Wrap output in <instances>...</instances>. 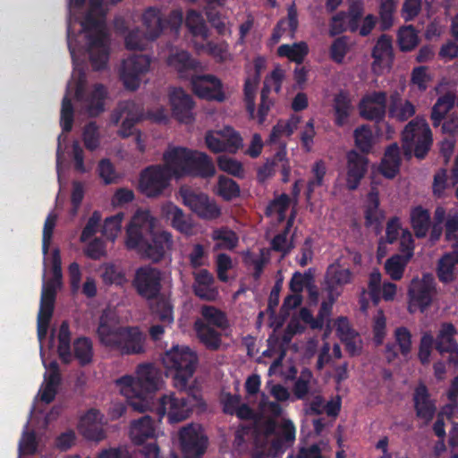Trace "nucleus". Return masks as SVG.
I'll return each mask as SVG.
<instances>
[{"mask_svg":"<svg viewBox=\"0 0 458 458\" xmlns=\"http://www.w3.org/2000/svg\"><path fill=\"white\" fill-rule=\"evenodd\" d=\"M155 218L148 210H138L126 230V248L136 250L142 258L160 262L173 247L172 233L155 231Z\"/></svg>","mask_w":458,"mask_h":458,"instance_id":"f257e3e1","label":"nucleus"},{"mask_svg":"<svg viewBox=\"0 0 458 458\" xmlns=\"http://www.w3.org/2000/svg\"><path fill=\"white\" fill-rule=\"evenodd\" d=\"M101 345L122 356L145 352L146 335L137 326H121L117 316L111 310L101 313L97 328Z\"/></svg>","mask_w":458,"mask_h":458,"instance_id":"f03ea898","label":"nucleus"},{"mask_svg":"<svg viewBox=\"0 0 458 458\" xmlns=\"http://www.w3.org/2000/svg\"><path fill=\"white\" fill-rule=\"evenodd\" d=\"M163 374H130L116 380L121 394L127 399L128 404L140 412L149 410L153 404L155 394L163 386Z\"/></svg>","mask_w":458,"mask_h":458,"instance_id":"7ed1b4c3","label":"nucleus"},{"mask_svg":"<svg viewBox=\"0 0 458 458\" xmlns=\"http://www.w3.org/2000/svg\"><path fill=\"white\" fill-rule=\"evenodd\" d=\"M403 148L405 157L413 153L418 159H424L432 143L433 136L428 123L419 116L410 121L402 132Z\"/></svg>","mask_w":458,"mask_h":458,"instance_id":"20e7f679","label":"nucleus"},{"mask_svg":"<svg viewBox=\"0 0 458 458\" xmlns=\"http://www.w3.org/2000/svg\"><path fill=\"white\" fill-rule=\"evenodd\" d=\"M263 446L270 437H275L270 442V452L277 454L284 452L286 445H292L295 440L296 428L290 420H284L278 424L275 419L259 421Z\"/></svg>","mask_w":458,"mask_h":458,"instance_id":"39448f33","label":"nucleus"},{"mask_svg":"<svg viewBox=\"0 0 458 458\" xmlns=\"http://www.w3.org/2000/svg\"><path fill=\"white\" fill-rule=\"evenodd\" d=\"M198 403L196 396L189 392L164 395L159 400L157 413L160 418L167 414L170 423H178L190 417Z\"/></svg>","mask_w":458,"mask_h":458,"instance_id":"423d86ee","label":"nucleus"},{"mask_svg":"<svg viewBox=\"0 0 458 458\" xmlns=\"http://www.w3.org/2000/svg\"><path fill=\"white\" fill-rule=\"evenodd\" d=\"M132 286L141 298L147 301L158 299L162 290V273L150 265L138 267L132 280Z\"/></svg>","mask_w":458,"mask_h":458,"instance_id":"0eeeda50","label":"nucleus"},{"mask_svg":"<svg viewBox=\"0 0 458 458\" xmlns=\"http://www.w3.org/2000/svg\"><path fill=\"white\" fill-rule=\"evenodd\" d=\"M179 194L182 203L199 217L213 220L221 216L220 207L214 200H211L207 194L195 191L189 186H182Z\"/></svg>","mask_w":458,"mask_h":458,"instance_id":"6e6552de","label":"nucleus"},{"mask_svg":"<svg viewBox=\"0 0 458 458\" xmlns=\"http://www.w3.org/2000/svg\"><path fill=\"white\" fill-rule=\"evenodd\" d=\"M183 458H202L208 445V437L199 424H188L179 431Z\"/></svg>","mask_w":458,"mask_h":458,"instance_id":"1a4fd4ad","label":"nucleus"},{"mask_svg":"<svg viewBox=\"0 0 458 458\" xmlns=\"http://www.w3.org/2000/svg\"><path fill=\"white\" fill-rule=\"evenodd\" d=\"M171 174L162 165H152L143 169L140 175L139 189L148 198L160 196L169 186Z\"/></svg>","mask_w":458,"mask_h":458,"instance_id":"9d476101","label":"nucleus"},{"mask_svg":"<svg viewBox=\"0 0 458 458\" xmlns=\"http://www.w3.org/2000/svg\"><path fill=\"white\" fill-rule=\"evenodd\" d=\"M457 330L454 324L444 322L435 339V349L443 357L449 369H458V342L454 336Z\"/></svg>","mask_w":458,"mask_h":458,"instance_id":"9b49d317","label":"nucleus"},{"mask_svg":"<svg viewBox=\"0 0 458 458\" xmlns=\"http://www.w3.org/2000/svg\"><path fill=\"white\" fill-rule=\"evenodd\" d=\"M151 59L147 55H132L123 60L121 69V80L126 89L136 90L140 84L141 75L148 72Z\"/></svg>","mask_w":458,"mask_h":458,"instance_id":"f8f14e48","label":"nucleus"},{"mask_svg":"<svg viewBox=\"0 0 458 458\" xmlns=\"http://www.w3.org/2000/svg\"><path fill=\"white\" fill-rule=\"evenodd\" d=\"M387 108L386 91H372L365 94L358 104L360 116L367 121L380 123L385 120Z\"/></svg>","mask_w":458,"mask_h":458,"instance_id":"ddd939ff","label":"nucleus"},{"mask_svg":"<svg viewBox=\"0 0 458 458\" xmlns=\"http://www.w3.org/2000/svg\"><path fill=\"white\" fill-rule=\"evenodd\" d=\"M162 362L168 370L174 372H195L198 355L189 347L174 345L163 355Z\"/></svg>","mask_w":458,"mask_h":458,"instance_id":"4468645a","label":"nucleus"},{"mask_svg":"<svg viewBox=\"0 0 458 458\" xmlns=\"http://www.w3.org/2000/svg\"><path fill=\"white\" fill-rule=\"evenodd\" d=\"M166 64L176 72L180 79L190 81L203 71L202 64L185 50L172 51L167 57Z\"/></svg>","mask_w":458,"mask_h":458,"instance_id":"2eb2a0df","label":"nucleus"},{"mask_svg":"<svg viewBox=\"0 0 458 458\" xmlns=\"http://www.w3.org/2000/svg\"><path fill=\"white\" fill-rule=\"evenodd\" d=\"M435 292L436 281L432 274L426 273L421 279H413L409 289L410 310L415 306L423 312L430 306Z\"/></svg>","mask_w":458,"mask_h":458,"instance_id":"dca6fc26","label":"nucleus"},{"mask_svg":"<svg viewBox=\"0 0 458 458\" xmlns=\"http://www.w3.org/2000/svg\"><path fill=\"white\" fill-rule=\"evenodd\" d=\"M193 93L201 99L224 102L225 94L220 79L213 74L199 73L191 81Z\"/></svg>","mask_w":458,"mask_h":458,"instance_id":"f3484780","label":"nucleus"},{"mask_svg":"<svg viewBox=\"0 0 458 458\" xmlns=\"http://www.w3.org/2000/svg\"><path fill=\"white\" fill-rule=\"evenodd\" d=\"M89 55L95 71L104 70L109 60V37L104 30H98L89 36Z\"/></svg>","mask_w":458,"mask_h":458,"instance_id":"a211bd4d","label":"nucleus"},{"mask_svg":"<svg viewBox=\"0 0 458 458\" xmlns=\"http://www.w3.org/2000/svg\"><path fill=\"white\" fill-rule=\"evenodd\" d=\"M123 117L118 135L122 138H128L132 134V130L140 120L139 106L133 100L119 102L116 109L112 114V122L117 124Z\"/></svg>","mask_w":458,"mask_h":458,"instance_id":"6ab92c4d","label":"nucleus"},{"mask_svg":"<svg viewBox=\"0 0 458 458\" xmlns=\"http://www.w3.org/2000/svg\"><path fill=\"white\" fill-rule=\"evenodd\" d=\"M369 168V159L364 155L352 149L346 154V188L355 191L365 177Z\"/></svg>","mask_w":458,"mask_h":458,"instance_id":"aec40b11","label":"nucleus"},{"mask_svg":"<svg viewBox=\"0 0 458 458\" xmlns=\"http://www.w3.org/2000/svg\"><path fill=\"white\" fill-rule=\"evenodd\" d=\"M85 88L82 82H78L75 89V98L85 102L86 112L90 117H97L104 112V100L106 90L104 85L96 84L93 90L84 98Z\"/></svg>","mask_w":458,"mask_h":458,"instance_id":"412c9836","label":"nucleus"},{"mask_svg":"<svg viewBox=\"0 0 458 458\" xmlns=\"http://www.w3.org/2000/svg\"><path fill=\"white\" fill-rule=\"evenodd\" d=\"M192 150L183 147H174L165 151L163 159L164 167L168 169L172 177H182L186 175L187 166L190 162Z\"/></svg>","mask_w":458,"mask_h":458,"instance_id":"4be33fe9","label":"nucleus"},{"mask_svg":"<svg viewBox=\"0 0 458 458\" xmlns=\"http://www.w3.org/2000/svg\"><path fill=\"white\" fill-rule=\"evenodd\" d=\"M103 419L104 417L98 410L89 409L80 420V433L89 440L97 442L103 440L106 437Z\"/></svg>","mask_w":458,"mask_h":458,"instance_id":"5701e85b","label":"nucleus"},{"mask_svg":"<svg viewBox=\"0 0 458 458\" xmlns=\"http://www.w3.org/2000/svg\"><path fill=\"white\" fill-rule=\"evenodd\" d=\"M170 103L173 114L178 121L184 123L193 122L194 101L190 95L186 94L182 89H174L170 95Z\"/></svg>","mask_w":458,"mask_h":458,"instance_id":"b1692460","label":"nucleus"},{"mask_svg":"<svg viewBox=\"0 0 458 458\" xmlns=\"http://www.w3.org/2000/svg\"><path fill=\"white\" fill-rule=\"evenodd\" d=\"M413 403L416 416L424 420L426 424L430 422L436 413L437 407L430 395L427 386L420 383L417 386L413 393Z\"/></svg>","mask_w":458,"mask_h":458,"instance_id":"393cba45","label":"nucleus"},{"mask_svg":"<svg viewBox=\"0 0 458 458\" xmlns=\"http://www.w3.org/2000/svg\"><path fill=\"white\" fill-rule=\"evenodd\" d=\"M451 250L441 256L437 264L438 280L448 284L455 280V267L458 265V238L452 244Z\"/></svg>","mask_w":458,"mask_h":458,"instance_id":"a878e982","label":"nucleus"},{"mask_svg":"<svg viewBox=\"0 0 458 458\" xmlns=\"http://www.w3.org/2000/svg\"><path fill=\"white\" fill-rule=\"evenodd\" d=\"M214 276L208 269H200L194 276L193 293L201 300L213 301L219 295Z\"/></svg>","mask_w":458,"mask_h":458,"instance_id":"bb28decb","label":"nucleus"},{"mask_svg":"<svg viewBox=\"0 0 458 458\" xmlns=\"http://www.w3.org/2000/svg\"><path fill=\"white\" fill-rule=\"evenodd\" d=\"M161 211L163 216L170 221L173 228L184 234L191 233V221L178 206L173 202H166L162 206Z\"/></svg>","mask_w":458,"mask_h":458,"instance_id":"cd10ccee","label":"nucleus"},{"mask_svg":"<svg viewBox=\"0 0 458 458\" xmlns=\"http://www.w3.org/2000/svg\"><path fill=\"white\" fill-rule=\"evenodd\" d=\"M352 273L349 268H329L325 279L324 291L332 294V299L338 298L342 287L352 282Z\"/></svg>","mask_w":458,"mask_h":458,"instance_id":"c85d7f7f","label":"nucleus"},{"mask_svg":"<svg viewBox=\"0 0 458 458\" xmlns=\"http://www.w3.org/2000/svg\"><path fill=\"white\" fill-rule=\"evenodd\" d=\"M215 173L216 168L212 159L206 153L192 150L186 175L208 178Z\"/></svg>","mask_w":458,"mask_h":458,"instance_id":"c756f323","label":"nucleus"},{"mask_svg":"<svg viewBox=\"0 0 458 458\" xmlns=\"http://www.w3.org/2000/svg\"><path fill=\"white\" fill-rule=\"evenodd\" d=\"M142 23L146 29L144 32L151 40L157 39L168 26L169 21L162 17L158 8L148 7L142 14Z\"/></svg>","mask_w":458,"mask_h":458,"instance_id":"7c9ffc66","label":"nucleus"},{"mask_svg":"<svg viewBox=\"0 0 458 458\" xmlns=\"http://www.w3.org/2000/svg\"><path fill=\"white\" fill-rule=\"evenodd\" d=\"M130 437L135 445H142L147 439L156 437V420L149 415H144L131 421Z\"/></svg>","mask_w":458,"mask_h":458,"instance_id":"2f4dec72","label":"nucleus"},{"mask_svg":"<svg viewBox=\"0 0 458 458\" xmlns=\"http://www.w3.org/2000/svg\"><path fill=\"white\" fill-rule=\"evenodd\" d=\"M379 206V192L377 188L371 187L367 195L364 209L365 225L367 227L373 225L379 227L381 225L382 221L385 218V213L380 209Z\"/></svg>","mask_w":458,"mask_h":458,"instance_id":"473e14b6","label":"nucleus"},{"mask_svg":"<svg viewBox=\"0 0 458 458\" xmlns=\"http://www.w3.org/2000/svg\"><path fill=\"white\" fill-rule=\"evenodd\" d=\"M194 330L199 342L210 351H216L222 344V335L201 319L194 323Z\"/></svg>","mask_w":458,"mask_h":458,"instance_id":"72a5a7b5","label":"nucleus"},{"mask_svg":"<svg viewBox=\"0 0 458 458\" xmlns=\"http://www.w3.org/2000/svg\"><path fill=\"white\" fill-rule=\"evenodd\" d=\"M416 113L415 106L408 99L403 100L398 92L390 96L388 115L399 122H405Z\"/></svg>","mask_w":458,"mask_h":458,"instance_id":"f704fd0d","label":"nucleus"},{"mask_svg":"<svg viewBox=\"0 0 458 458\" xmlns=\"http://www.w3.org/2000/svg\"><path fill=\"white\" fill-rule=\"evenodd\" d=\"M455 105V95L452 92L440 96L433 105L430 113L432 126L437 128L450 113Z\"/></svg>","mask_w":458,"mask_h":458,"instance_id":"c9c22d12","label":"nucleus"},{"mask_svg":"<svg viewBox=\"0 0 458 458\" xmlns=\"http://www.w3.org/2000/svg\"><path fill=\"white\" fill-rule=\"evenodd\" d=\"M400 165V149L396 143H393L386 149L379 165V171L386 178L393 179L399 173Z\"/></svg>","mask_w":458,"mask_h":458,"instance_id":"e433bc0d","label":"nucleus"},{"mask_svg":"<svg viewBox=\"0 0 458 458\" xmlns=\"http://www.w3.org/2000/svg\"><path fill=\"white\" fill-rule=\"evenodd\" d=\"M352 100L347 91L340 90L335 94L333 103L334 123L337 127L344 126L352 113Z\"/></svg>","mask_w":458,"mask_h":458,"instance_id":"4c0bfd02","label":"nucleus"},{"mask_svg":"<svg viewBox=\"0 0 458 458\" xmlns=\"http://www.w3.org/2000/svg\"><path fill=\"white\" fill-rule=\"evenodd\" d=\"M299 26L298 13L295 5L293 4L287 9V19H281L274 27L271 41L277 43L281 39L283 34L288 29L291 36L293 37Z\"/></svg>","mask_w":458,"mask_h":458,"instance_id":"58836bf2","label":"nucleus"},{"mask_svg":"<svg viewBox=\"0 0 458 458\" xmlns=\"http://www.w3.org/2000/svg\"><path fill=\"white\" fill-rule=\"evenodd\" d=\"M246 441H252L257 447H263L259 420H254L247 425H241L236 430L234 443L241 446Z\"/></svg>","mask_w":458,"mask_h":458,"instance_id":"ea45409f","label":"nucleus"},{"mask_svg":"<svg viewBox=\"0 0 458 458\" xmlns=\"http://www.w3.org/2000/svg\"><path fill=\"white\" fill-rule=\"evenodd\" d=\"M411 224L415 236L419 239L424 238L429 229L430 214L428 209L417 206L411 210Z\"/></svg>","mask_w":458,"mask_h":458,"instance_id":"a19ab883","label":"nucleus"},{"mask_svg":"<svg viewBox=\"0 0 458 458\" xmlns=\"http://www.w3.org/2000/svg\"><path fill=\"white\" fill-rule=\"evenodd\" d=\"M309 54V47L306 42L301 41L292 45L283 44L277 48L280 57H286L290 61L301 64Z\"/></svg>","mask_w":458,"mask_h":458,"instance_id":"79ce46f5","label":"nucleus"},{"mask_svg":"<svg viewBox=\"0 0 458 458\" xmlns=\"http://www.w3.org/2000/svg\"><path fill=\"white\" fill-rule=\"evenodd\" d=\"M212 239L216 242V247L220 250H234L239 243L237 233L227 226L216 228L212 233Z\"/></svg>","mask_w":458,"mask_h":458,"instance_id":"37998d69","label":"nucleus"},{"mask_svg":"<svg viewBox=\"0 0 458 458\" xmlns=\"http://www.w3.org/2000/svg\"><path fill=\"white\" fill-rule=\"evenodd\" d=\"M57 352L63 362L69 363L72 360L70 325L66 320L59 327Z\"/></svg>","mask_w":458,"mask_h":458,"instance_id":"c03bdc74","label":"nucleus"},{"mask_svg":"<svg viewBox=\"0 0 458 458\" xmlns=\"http://www.w3.org/2000/svg\"><path fill=\"white\" fill-rule=\"evenodd\" d=\"M420 42L418 31L413 25L403 26L397 32V43L402 52L412 51Z\"/></svg>","mask_w":458,"mask_h":458,"instance_id":"a18cd8bd","label":"nucleus"},{"mask_svg":"<svg viewBox=\"0 0 458 458\" xmlns=\"http://www.w3.org/2000/svg\"><path fill=\"white\" fill-rule=\"evenodd\" d=\"M73 357L81 366L92 361L93 346L89 337H79L73 342Z\"/></svg>","mask_w":458,"mask_h":458,"instance_id":"49530a36","label":"nucleus"},{"mask_svg":"<svg viewBox=\"0 0 458 458\" xmlns=\"http://www.w3.org/2000/svg\"><path fill=\"white\" fill-rule=\"evenodd\" d=\"M203 320L209 327L225 329L228 327L226 315L214 306L204 305L200 310Z\"/></svg>","mask_w":458,"mask_h":458,"instance_id":"de8ad7c7","label":"nucleus"},{"mask_svg":"<svg viewBox=\"0 0 458 458\" xmlns=\"http://www.w3.org/2000/svg\"><path fill=\"white\" fill-rule=\"evenodd\" d=\"M185 24L193 36H199L204 39L208 38V29L199 12L190 10L187 13Z\"/></svg>","mask_w":458,"mask_h":458,"instance_id":"09e8293b","label":"nucleus"},{"mask_svg":"<svg viewBox=\"0 0 458 458\" xmlns=\"http://www.w3.org/2000/svg\"><path fill=\"white\" fill-rule=\"evenodd\" d=\"M396 6V0H380L378 11L380 30L386 31L393 27Z\"/></svg>","mask_w":458,"mask_h":458,"instance_id":"8fccbe9b","label":"nucleus"},{"mask_svg":"<svg viewBox=\"0 0 458 458\" xmlns=\"http://www.w3.org/2000/svg\"><path fill=\"white\" fill-rule=\"evenodd\" d=\"M355 146L364 154H369L373 147V133L369 125L363 124L353 131Z\"/></svg>","mask_w":458,"mask_h":458,"instance_id":"3c124183","label":"nucleus"},{"mask_svg":"<svg viewBox=\"0 0 458 458\" xmlns=\"http://www.w3.org/2000/svg\"><path fill=\"white\" fill-rule=\"evenodd\" d=\"M217 135L224 139L225 152L235 154L242 147L241 134L230 126H225L222 130H218Z\"/></svg>","mask_w":458,"mask_h":458,"instance_id":"603ef678","label":"nucleus"},{"mask_svg":"<svg viewBox=\"0 0 458 458\" xmlns=\"http://www.w3.org/2000/svg\"><path fill=\"white\" fill-rule=\"evenodd\" d=\"M410 260H406L400 254H394L386 260L385 270L392 280H400L404 273L405 267Z\"/></svg>","mask_w":458,"mask_h":458,"instance_id":"864d4df0","label":"nucleus"},{"mask_svg":"<svg viewBox=\"0 0 458 458\" xmlns=\"http://www.w3.org/2000/svg\"><path fill=\"white\" fill-rule=\"evenodd\" d=\"M62 374H45V384L40 390V400L48 404L56 395Z\"/></svg>","mask_w":458,"mask_h":458,"instance_id":"5fc2aeb1","label":"nucleus"},{"mask_svg":"<svg viewBox=\"0 0 458 458\" xmlns=\"http://www.w3.org/2000/svg\"><path fill=\"white\" fill-rule=\"evenodd\" d=\"M313 178L310 179L307 183L306 197L308 199L311 198L316 188L322 186L324 177L327 173V167L323 160H318L311 168Z\"/></svg>","mask_w":458,"mask_h":458,"instance_id":"6e6d98bb","label":"nucleus"},{"mask_svg":"<svg viewBox=\"0 0 458 458\" xmlns=\"http://www.w3.org/2000/svg\"><path fill=\"white\" fill-rule=\"evenodd\" d=\"M150 41L152 40L139 28L130 30L124 39L125 47L129 50H144Z\"/></svg>","mask_w":458,"mask_h":458,"instance_id":"4d7b16f0","label":"nucleus"},{"mask_svg":"<svg viewBox=\"0 0 458 458\" xmlns=\"http://www.w3.org/2000/svg\"><path fill=\"white\" fill-rule=\"evenodd\" d=\"M152 307L153 313L164 324H171L174 321L173 306L164 295H160Z\"/></svg>","mask_w":458,"mask_h":458,"instance_id":"13d9d810","label":"nucleus"},{"mask_svg":"<svg viewBox=\"0 0 458 458\" xmlns=\"http://www.w3.org/2000/svg\"><path fill=\"white\" fill-rule=\"evenodd\" d=\"M82 140L85 148L89 151H95L99 147V128L96 122H89L84 126Z\"/></svg>","mask_w":458,"mask_h":458,"instance_id":"bf43d9fd","label":"nucleus"},{"mask_svg":"<svg viewBox=\"0 0 458 458\" xmlns=\"http://www.w3.org/2000/svg\"><path fill=\"white\" fill-rule=\"evenodd\" d=\"M218 194L225 200H231L240 195V186L233 179L219 176L218 178Z\"/></svg>","mask_w":458,"mask_h":458,"instance_id":"052dcab7","label":"nucleus"},{"mask_svg":"<svg viewBox=\"0 0 458 458\" xmlns=\"http://www.w3.org/2000/svg\"><path fill=\"white\" fill-rule=\"evenodd\" d=\"M73 106L67 92L63 98L61 107L60 125L62 127L63 131L70 132L72 131L73 124Z\"/></svg>","mask_w":458,"mask_h":458,"instance_id":"680f3d73","label":"nucleus"},{"mask_svg":"<svg viewBox=\"0 0 458 458\" xmlns=\"http://www.w3.org/2000/svg\"><path fill=\"white\" fill-rule=\"evenodd\" d=\"M435 348V339L430 332L422 335L419 346L418 357L422 365L430 363L432 350Z\"/></svg>","mask_w":458,"mask_h":458,"instance_id":"e2e57ef3","label":"nucleus"},{"mask_svg":"<svg viewBox=\"0 0 458 458\" xmlns=\"http://www.w3.org/2000/svg\"><path fill=\"white\" fill-rule=\"evenodd\" d=\"M347 14L346 20L348 24V30L352 33L358 31L360 21L364 13V7L361 3L354 2L350 4L348 11L345 12Z\"/></svg>","mask_w":458,"mask_h":458,"instance_id":"0e129e2a","label":"nucleus"},{"mask_svg":"<svg viewBox=\"0 0 458 458\" xmlns=\"http://www.w3.org/2000/svg\"><path fill=\"white\" fill-rule=\"evenodd\" d=\"M348 52V38L341 36L335 38L329 50L330 58L336 64H342Z\"/></svg>","mask_w":458,"mask_h":458,"instance_id":"69168bd1","label":"nucleus"},{"mask_svg":"<svg viewBox=\"0 0 458 458\" xmlns=\"http://www.w3.org/2000/svg\"><path fill=\"white\" fill-rule=\"evenodd\" d=\"M217 165L220 170L226 172L227 174H230L233 176H243L244 170L242 165L241 162L234 158L226 156H220L217 158Z\"/></svg>","mask_w":458,"mask_h":458,"instance_id":"338daca9","label":"nucleus"},{"mask_svg":"<svg viewBox=\"0 0 458 458\" xmlns=\"http://www.w3.org/2000/svg\"><path fill=\"white\" fill-rule=\"evenodd\" d=\"M102 279L106 284L122 285L125 282V275L122 269L114 264H106L102 273Z\"/></svg>","mask_w":458,"mask_h":458,"instance_id":"774afa93","label":"nucleus"}]
</instances>
